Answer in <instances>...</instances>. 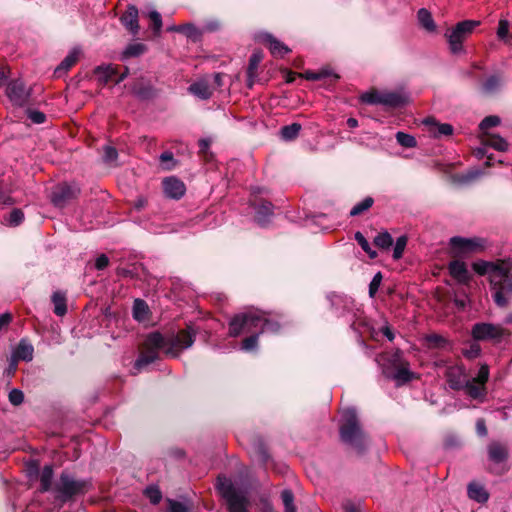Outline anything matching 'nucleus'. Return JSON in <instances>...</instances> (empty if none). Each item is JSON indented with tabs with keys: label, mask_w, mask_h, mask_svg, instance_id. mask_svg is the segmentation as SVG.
I'll return each mask as SVG.
<instances>
[{
	"label": "nucleus",
	"mask_w": 512,
	"mask_h": 512,
	"mask_svg": "<svg viewBox=\"0 0 512 512\" xmlns=\"http://www.w3.org/2000/svg\"><path fill=\"white\" fill-rule=\"evenodd\" d=\"M194 340L195 332L190 327L167 338L158 332L151 333L144 342V351L136 360L134 368L139 371L156 361L160 350H163L167 355L177 357L182 350L191 347Z\"/></svg>",
	"instance_id": "obj_1"
},
{
	"label": "nucleus",
	"mask_w": 512,
	"mask_h": 512,
	"mask_svg": "<svg viewBox=\"0 0 512 512\" xmlns=\"http://www.w3.org/2000/svg\"><path fill=\"white\" fill-rule=\"evenodd\" d=\"M280 324L269 318L266 312L251 309L235 315L229 323V335L239 336L242 332L251 333V336L242 341L241 349L251 351L257 347L259 335L262 333H276Z\"/></svg>",
	"instance_id": "obj_2"
},
{
	"label": "nucleus",
	"mask_w": 512,
	"mask_h": 512,
	"mask_svg": "<svg viewBox=\"0 0 512 512\" xmlns=\"http://www.w3.org/2000/svg\"><path fill=\"white\" fill-rule=\"evenodd\" d=\"M473 270L479 275H487L494 291L493 299L500 306H506L507 296L512 295V261L497 260L489 262L484 260L475 261L472 264Z\"/></svg>",
	"instance_id": "obj_3"
},
{
	"label": "nucleus",
	"mask_w": 512,
	"mask_h": 512,
	"mask_svg": "<svg viewBox=\"0 0 512 512\" xmlns=\"http://www.w3.org/2000/svg\"><path fill=\"white\" fill-rule=\"evenodd\" d=\"M341 421V440L351 445L357 453H363L367 445V440L359 425L356 410L354 408L344 409L342 411Z\"/></svg>",
	"instance_id": "obj_4"
},
{
	"label": "nucleus",
	"mask_w": 512,
	"mask_h": 512,
	"mask_svg": "<svg viewBox=\"0 0 512 512\" xmlns=\"http://www.w3.org/2000/svg\"><path fill=\"white\" fill-rule=\"evenodd\" d=\"M216 487L226 500L229 512H247L249 499L245 489L225 476L218 477Z\"/></svg>",
	"instance_id": "obj_5"
},
{
	"label": "nucleus",
	"mask_w": 512,
	"mask_h": 512,
	"mask_svg": "<svg viewBox=\"0 0 512 512\" xmlns=\"http://www.w3.org/2000/svg\"><path fill=\"white\" fill-rule=\"evenodd\" d=\"M479 24L480 22L475 20L461 21L452 30L445 33L452 54L463 52V41Z\"/></svg>",
	"instance_id": "obj_6"
},
{
	"label": "nucleus",
	"mask_w": 512,
	"mask_h": 512,
	"mask_svg": "<svg viewBox=\"0 0 512 512\" xmlns=\"http://www.w3.org/2000/svg\"><path fill=\"white\" fill-rule=\"evenodd\" d=\"M504 334L502 326L493 323H476L471 329V335L476 341L500 340Z\"/></svg>",
	"instance_id": "obj_7"
},
{
	"label": "nucleus",
	"mask_w": 512,
	"mask_h": 512,
	"mask_svg": "<svg viewBox=\"0 0 512 512\" xmlns=\"http://www.w3.org/2000/svg\"><path fill=\"white\" fill-rule=\"evenodd\" d=\"M87 483L77 481L66 473H62L57 490L62 494L64 499L71 498L74 495L84 493Z\"/></svg>",
	"instance_id": "obj_8"
},
{
	"label": "nucleus",
	"mask_w": 512,
	"mask_h": 512,
	"mask_svg": "<svg viewBox=\"0 0 512 512\" xmlns=\"http://www.w3.org/2000/svg\"><path fill=\"white\" fill-rule=\"evenodd\" d=\"M6 94L9 100L16 106H24L30 97V89L26 87L20 79L11 81L7 88Z\"/></svg>",
	"instance_id": "obj_9"
},
{
	"label": "nucleus",
	"mask_w": 512,
	"mask_h": 512,
	"mask_svg": "<svg viewBox=\"0 0 512 512\" xmlns=\"http://www.w3.org/2000/svg\"><path fill=\"white\" fill-rule=\"evenodd\" d=\"M79 193L80 189L76 185L63 183L53 190L51 200L55 206L63 207Z\"/></svg>",
	"instance_id": "obj_10"
},
{
	"label": "nucleus",
	"mask_w": 512,
	"mask_h": 512,
	"mask_svg": "<svg viewBox=\"0 0 512 512\" xmlns=\"http://www.w3.org/2000/svg\"><path fill=\"white\" fill-rule=\"evenodd\" d=\"M163 191L166 197L179 200L185 194V184L176 177H166L163 182Z\"/></svg>",
	"instance_id": "obj_11"
},
{
	"label": "nucleus",
	"mask_w": 512,
	"mask_h": 512,
	"mask_svg": "<svg viewBox=\"0 0 512 512\" xmlns=\"http://www.w3.org/2000/svg\"><path fill=\"white\" fill-rule=\"evenodd\" d=\"M448 270L451 277L459 284L467 285L471 280V274L467 265L460 260H453L448 264Z\"/></svg>",
	"instance_id": "obj_12"
},
{
	"label": "nucleus",
	"mask_w": 512,
	"mask_h": 512,
	"mask_svg": "<svg viewBox=\"0 0 512 512\" xmlns=\"http://www.w3.org/2000/svg\"><path fill=\"white\" fill-rule=\"evenodd\" d=\"M388 377L393 379L398 386L403 385L414 378V373L410 371L409 364L398 359L393 371L389 372Z\"/></svg>",
	"instance_id": "obj_13"
},
{
	"label": "nucleus",
	"mask_w": 512,
	"mask_h": 512,
	"mask_svg": "<svg viewBox=\"0 0 512 512\" xmlns=\"http://www.w3.org/2000/svg\"><path fill=\"white\" fill-rule=\"evenodd\" d=\"M450 244L453 249L457 250L458 253H471L476 251L478 248H482L478 239H468L463 237H452Z\"/></svg>",
	"instance_id": "obj_14"
},
{
	"label": "nucleus",
	"mask_w": 512,
	"mask_h": 512,
	"mask_svg": "<svg viewBox=\"0 0 512 512\" xmlns=\"http://www.w3.org/2000/svg\"><path fill=\"white\" fill-rule=\"evenodd\" d=\"M120 21L123 24V26L133 35H136L138 33V9L135 6H128L126 12L121 16Z\"/></svg>",
	"instance_id": "obj_15"
},
{
	"label": "nucleus",
	"mask_w": 512,
	"mask_h": 512,
	"mask_svg": "<svg viewBox=\"0 0 512 512\" xmlns=\"http://www.w3.org/2000/svg\"><path fill=\"white\" fill-rule=\"evenodd\" d=\"M446 377L449 386L454 390L463 389L467 380L463 369L460 367H450L446 372Z\"/></svg>",
	"instance_id": "obj_16"
},
{
	"label": "nucleus",
	"mask_w": 512,
	"mask_h": 512,
	"mask_svg": "<svg viewBox=\"0 0 512 512\" xmlns=\"http://www.w3.org/2000/svg\"><path fill=\"white\" fill-rule=\"evenodd\" d=\"M189 92L201 100L209 99L213 94V88L207 79L194 82L188 88Z\"/></svg>",
	"instance_id": "obj_17"
},
{
	"label": "nucleus",
	"mask_w": 512,
	"mask_h": 512,
	"mask_svg": "<svg viewBox=\"0 0 512 512\" xmlns=\"http://www.w3.org/2000/svg\"><path fill=\"white\" fill-rule=\"evenodd\" d=\"M489 460L494 463H502L508 458V449L505 445L493 441L488 445Z\"/></svg>",
	"instance_id": "obj_18"
},
{
	"label": "nucleus",
	"mask_w": 512,
	"mask_h": 512,
	"mask_svg": "<svg viewBox=\"0 0 512 512\" xmlns=\"http://www.w3.org/2000/svg\"><path fill=\"white\" fill-rule=\"evenodd\" d=\"M263 41L268 44L270 52L275 57H283L290 52V49L273 35L265 33L262 36Z\"/></svg>",
	"instance_id": "obj_19"
},
{
	"label": "nucleus",
	"mask_w": 512,
	"mask_h": 512,
	"mask_svg": "<svg viewBox=\"0 0 512 512\" xmlns=\"http://www.w3.org/2000/svg\"><path fill=\"white\" fill-rule=\"evenodd\" d=\"M254 207L256 210V222L261 226H265L273 215L272 203L269 201H263L259 205L254 204Z\"/></svg>",
	"instance_id": "obj_20"
},
{
	"label": "nucleus",
	"mask_w": 512,
	"mask_h": 512,
	"mask_svg": "<svg viewBox=\"0 0 512 512\" xmlns=\"http://www.w3.org/2000/svg\"><path fill=\"white\" fill-rule=\"evenodd\" d=\"M423 124L429 126V131L435 136H450L453 134V126L448 123L439 124L432 118H427L423 121Z\"/></svg>",
	"instance_id": "obj_21"
},
{
	"label": "nucleus",
	"mask_w": 512,
	"mask_h": 512,
	"mask_svg": "<svg viewBox=\"0 0 512 512\" xmlns=\"http://www.w3.org/2000/svg\"><path fill=\"white\" fill-rule=\"evenodd\" d=\"M466 393L473 399L483 401L486 396V386L475 382V380L467 379L464 385Z\"/></svg>",
	"instance_id": "obj_22"
},
{
	"label": "nucleus",
	"mask_w": 512,
	"mask_h": 512,
	"mask_svg": "<svg viewBox=\"0 0 512 512\" xmlns=\"http://www.w3.org/2000/svg\"><path fill=\"white\" fill-rule=\"evenodd\" d=\"M262 53L261 52H254L250 59H249V65L247 68V76H248V86L251 88L254 83V78L256 77V72L258 69V66L260 62L262 61Z\"/></svg>",
	"instance_id": "obj_23"
},
{
	"label": "nucleus",
	"mask_w": 512,
	"mask_h": 512,
	"mask_svg": "<svg viewBox=\"0 0 512 512\" xmlns=\"http://www.w3.org/2000/svg\"><path fill=\"white\" fill-rule=\"evenodd\" d=\"M405 98L393 92H382L381 105L391 108H397L403 106Z\"/></svg>",
	"instance_id": "obj_24"
},
{
	"label": "nucleus",
	"mask_w": 512,
	"mask_h": 512,
	"mask_svg": "<svg viewBox=\"0 0 512 512\" xmlns=\"http://www.w3.org/2000/svg\"><path fill=\"white\" fill-rule=\"evenodd\" d=\"M51 300L54 305V313L60 317L64 316L67 312L65 293L62 291H56L53 293Z\"/></svg>",
	"instance_id": "obj_25"
},
{
	"label": "nucleus",
	"mask_w": 512,
	"mask_h": 512,
	"mask_svg": "<svg viewBox=\"0 0 512 512\" xmlns=\"http://www.w3.org/2000/svg\"><path fill=\"white\" fill-rule=\"evenodd\" d=\"M468 496L470 499L479 503H484L488 500L489 495L484 487L477 483H470L468 485Z\"/></svg>",
	"instance_id": "obj_26"
},
{
	"label": "nucleus",
	"mask_w": 512,
	"mask_h": 512,
	"mask_svg": "<svg viewBox=\"0 0 512 512\" xmlns=\"http://www.w3.org/2000/svg\"><path fill=\"white\" fill-rule=\"evenodd\" d=\"M483 143L485 146L497 151H506L508 148L507 141L499 135L487 134L483 139Z\"/></svg>",
	"instance_id": "obj_27"
},
{
	"label": "nucleus",
	"mask_w": 512,
	"mask_h": 512,
	"mask_svg": "<svg viewBox=\"0 0 512 512\" xmlns=\"http://www.w3.org/2000/svg\"><path fill=\"white\" fill-rule=\"evenodd\" d=\"M168 31H176L183 33L188 38L193 39L194 41L198 40L201 36V33L197 27L192 24H184V25H174L167 28Z\"/></svg>",
	"instance_id": "obj_28"
},
{
	"label": "nucleus",
	"mask_w": 512,
	"mask_h": 512,
	"mask_svg": "<svg viewBox=\"0 0 512 512\" xmlns=\"http://www.w3.org/2000/svg\"><path fill=\"white\" fill-rule=\"evenodd\" d=\"M33 353V346L26 340H21L15 350V356L27 362L33 359Z\"/></svg>",
	"instance_id": "obj_29"
},
{
	"label": "nucleus",
	"mask_w": 512,
	"mask_h": 512,
	"mask_svg": "<svg viewBox=\"0 0 512 512\" xmlns=\"http://www.w3.org/2000/svg\"><path fill=\"white\" fill-rule=\"evenodd\" d=\"M149 308L147 303L142 299H135L133 303V317L141 322L148 318Z\"/></svg>",
	"instance_id": "obj_30"
},
{
	"label": "nucleus",
	"mask_w": 512,
	"mask_h": 512,
	"mask_svg": "<svg viewBox=\"0 0 512 512\" xmlns=\"http://www.w3.org/2000/svg\"><path fill=\"white\" fill-rule=\"evenodd\" d=\"M80 55V50L74 48L69 52V54L62 60L60 65L56 68L55 72H66L68 71L75 63L78 61Z\"/></svg>",
	"instance_id": "obj_31"
},
{
	"label": "nucleus",
	"mask_w": 512,
	"mask_h": 512,
	"mask_svg": "<svg viewBox=\"0 0 512 512\" xmlns=\"http://www.w3.org/2000/svg\"><path fill=\"white\" fill-rule=\"evenodd\" d=\"M417 17H418V21H419L420 25L425 30H427L428 32H434L436 30L435 22L432 18L431 13L427 9H425V8L420 9L418 11Z\"/></svg>",
	"instance_id": "obj_32"
},
{
	"label": "nucleus",
	"mask_w": 512,
	"mask_h": 512,
	"mask_svg": "<svg viewBox=\"0 0 512 512\" xmlns=\"http://www.w3.org/2000/svg\"><path fill=\"white\" fill-rule=\"evenodd\" d=\"M94 73L101 83L107 84L116 74V69L111 65L98 66L95 68Z\"/></svg>",
	"instance_id": "obj_33"
},
{
	"label": "nucleus",
	"mask_w": 512,
	"mask_h": 512,
	"mask_svg": "<svg viewBox=\"0 0 512 512\" xmlns=\"http://www.w3.org/2000/svg\"><path fill=\"white\" fill-rule=\"evenodd\" d=\"M301 128L302 127L299 123H292L290 125L283 126L280 130L281 138L285 141H292L298 137Z\"/></svg>",
	"instance_id": "obj_34"
},
{
	"label": "nucleus",
	"mask_w": 512,
	"mask_h": 512,
	"mask_svg": "<svg viewBox=\"0 0 512 512\" xmlns=\"http://www.w3.org/2000/svg\"><path fill=\"white\" fill-rule=\"evenodd\" d=\"M53 480V469L52 466L46 465L40 473V486L41 491H49Z\"/></svg>",
	"instance_id": "obj_35"
},
{
	"label": "nucleus",
	"mask_w": 512,
	"mask_h": 512,
	"mask_svg": "<svg viewBox=\"0 0 512 512\" xmlns=\"http://www.w3.org/2000/svg\"><path fill=\"white\" fill-rule=\"evenodd\" d=\"M328 299L331 302V305L336 309L343 308L346 309L352 304L351 298L346 295L331 293L328 295Z\"/></svg>",
	"instance_id": "obj_36"
},
{
	"label": "nucleus",
	"mask_w": 512,
	"mask_h": 512,
	"mask_svg": "<svg viewBox=\"0 0 512 512\" xmlns=\"http://www.w3.org/2000/svg\"><path fill=\"white\" fill-rule=\"evenodd\" d=\"M374 200L372 197H366L359 203L355 204L350 210V216H358L372 207Z\"/></svg>",
	"instance_id": "obj_37"
},
{
	"label": "nucleus",
	"mask_w": 512,
	"mask_h": 512,
	"mask_svg": "<svg viewBox=\"0 0 512 512\" xmlns=\"http://www.w3.org/2000/svg\"><path fill=\"white\" fill-rule=\"evenodd\" d=\"M374 244L380 249H389L393 244L392 236L387 231L381 232L374 238Z\"/></svg>",
	"instance_id": "obj_38"
},
{
	"label": "nucleus",
	"mask_w": 512,
	"mask_h": 512,
	"mask_svg": "<svg viewBox=\"0 0 512 512\" xmlns=\"http://www.w3.org/2000/svg\"><path fill=\"white\" fill-rule=\"evenodd\" d=\"M281 499L285 512H297L294 505V495L291 490L285 489L281 492Z\"/></svg>",
	"instance_id": "obj_39"
},
{
	"label": "nucleus",
	"mask_w": 512,
	"mask_h": 512,
	"mask_svg": "<svg viewBox=\"0 0 512 512\" xmlns=\"http://www.w3.org/2000/svg\"><path fill=\"white\" fill-rule=\"evenodd\" d=\"M354 238L371 259H375L377 257V252L371 248L369 242L361 232H356Z\"/></svg>",
	"instance_id": "obj_40"
},
{
	"label": "nucleus",
	"mask_w": 512,
	"mask_h": 512,
	"mask_svg": "<svg viewBox=\"0 0 512 512\" xmlns=\"http://www.w3.org/2000/svg\"><path fill=\"white\" fill-rule=\"evenodd\" d=\"M395 137L397 142L405 148H414L417 145L415 137L410 134L399 131Z\"/></svg>",
	"instance_id": "obj_41"
},
{
	"label": "nucleus",
	"mask_w": 512,
	"mask_h": 512,
	"mask_svg": "<svg viewBox=\"0 0 512 512\" xmlns=\"http://www.w3.org/2000/svg\"><path fill=\"white\" fill-rule=\"evenodd\" d=\"M500 85L501 79L496 75H492L483 83L482 89L486 93H493L500 87Z\"/></svg>",
	"instance_id": "obj_42"
},
{
	"label": "nucleus",
	"mask_w": 512,
	"mask_h": 512,
	"mask_svg": "<svg viewBox=\"0 0 512 512\" xmlns=\"http://www.w3.org/2000/svg\"><path fill=\"white\" fill-rule=\"evenodd\" d=\"M408 238L405 235H402L397 238L396 243L393 248V258L395 260H399L403 256V252L407 245Z\"/></svg>",
	"instance_id": "obj_43"
},
{
	"label": "nucleus",
	"mask_w": 512,
	"mask_h": 512,
	"mask_svg": "<svg viewBox=\"0 0 512 512\" xmlns=\"http://www.w3.org/2000/svg\"><path fill=\"white\" fill-rule=\"evenodd\" d=\"M167 512H189L190 507L187 503L172 499L167 500Z\"/></svg>",
	"instance_id": "obj_44"
},
{
	"label": "nucleus",
	"mask_w": 512,
	"mask_h": 512,
	"mask_svg": "<svg viewBox=\"0 0 512 512\" xmlns=\"http://www.w3.org/2000/svg\"><path fill=\"white\" fill-rule=\"evenodd\" d=\"M499 123L500 118L498 116H487L481 121L479 128L482 131V133L485 134L486 136L488 134L487 130L499 125Z\"/></svg>",
	"instance_id": "obj_45"
},
{
	"label": "nucleus",
	"mask_w": 512,
	"mask_h": 512,
	"mask_svg": "<svg viewBox=\"0 0 512 512\" xmlns=\"http://www.w3.org/2000/svg\"><path fill=\"white\" fill-rule=\"evenodd\" d=\"M497 37L504 41L509 42V21L506 19H501L497 28Z\"/></svg>",
	"instance_id": "obj_46"
},
{
	"label": "nucleus",
	"mask_w": 512,
	"mask_h": 512,
	"mask_svg": "<svg viewBox=\"0 0 512 512\" xmlns=\"http://www.w3.org/2000/svg\"><path fill=\"white\" fill-rule=\"evenodd\" d=\"M453 302L458 310L463 311L470 303L469 297L465 292H455Z\"/></svg>",
	"instance_id": "obj_47"
},
{
	"label": "nucleus",
	"mask_w": 512,
	"mask_h": 512,
	"mask_svg": "<svg viewBox=\"0 0 512 512\" xmlns=\"http://www.w3.org/2000/svg\"><path fill=\"white\" fill-rule=\"evenodd\" d=\"M146 46L141 43L131 44L124 51L125 57H136L144 53Z\"/></svg>",
	"instance_id": "obj_48"
},
{
	"label": "nucleus",
	"mask_w": 512,
	"mask_h": 512,
	"mask_svg": "<svg viewBox=\"0 0 512 512\" xmlns=\"http://www.w3.org/2000/svg\"><path fill=\"white\" fill-rule=\"evenodd\" d=\"M382 92L372 91L366 92L361 96V100L367 104H380L381 105Z\"/></svg>",
	"instance_id": "obj_49"
},
{
	"label": "nucleus",
	"mask_w": 512,
	"mask_h": 512,
	"mask_svg": "<svg viewBox=\"0 0 512 512\" xmlns=\"http://www.w3.org/2000/svg\"><path fill=\"white\" fill-rule=\"evenodd\" d=\"M149 18L153 23V30L155 35H158L162 28V17L156 10H152L148 14Z\"/></svg>",
	"instance_id": "obj_50"
},
{
	"label": "nucleus",
	"mask_w": 512,
	"mask_h": 512,
	"mask_svg": "<svg viewBox=\"0 0 512 512\" xmlns=\"http://www.w3.org/2000/svg\"><path fill=\"white\" fill-rule=\"evenodd\" d=\"M24 220V213L20 209H13L8 217V223L11 226H18Z\"/></svg>",
	"instance_id": "obj_51"
},
{
	"label": "nucleus",
	"mask_w": 512,
	"mask_h": 512,
	"mask_svg": "<svg viewBox=\"0 0 512 512\" xmlns=\"http://www.w3.org/2000/svg\"><path fill=\"white\" fill-rule=\"evenodd\" d=\"M481 353V347L478 343H471L468 348L463 350V355L467 359H475Z\"/></svg>",
	"instance_id": "obj_52"
},
{
	"label": "nucleus",
	"mask_w": 512,
	"mask_h": 512,
	"mask_svg": "<svg viewBox=\"0 0 512 512\" xmlns=\"http://www.w3.org/2000/svg\"><path fill=\"white\" fill-rule=\"evenodd\" d=\"M117 158H118V152L114 147H112V146L104 147L103 159L106 163L112 164V163L116 162Z\"/></svg>",
	"instance_id": "obj_53"
},
{
	"label": "nucleus",
	"mask_w": 512,
	"mask_h": 512,
	"mask_svg": "<svg viewBox=\"0 0 512 512\" xmlns=\"http://www.w3.org/2000/svg\"><path fill=\"white\" fill-rule=\"evenodd\" d=\"M489 379V368L486 364L481 365L478 374L476 377L471 380H475V382L485 385Z\"/></svg>",
	"instance_id": "obj_54"
},
{
	"label": "nucleus",
	"mask_w": 512,
	"mask_h": 512,
	"mask_svg": "<svg viewBox=\"0 0 512 512\" xmlns=\"http://www.w3.org/2000/svg\"><path fill=\"white\" fill-rule=\"evenodd\" d=\"M9 401L12 405L14 406H18L20 404L23 403L24 401V394L21 390L19 389H12L10 392H9Z\"/></svg>",
	"instance_id": "obj_55"
},
{
	"label": "nucleus",
	"mask_w": 512,
	"mask_h": 512,
	"mask_svg": "<svg viewBox=\"0 0 512 512\" xmlns=\"http://www.w3.org/2000/svg\"><path fill=\"white\" fill-rule=\"evenodd\" d=\"M145 492L152 504H158L162 499L161 491L156 487H148Z\"/></svg>",
	"instance_id": "obj_56"
},
{
	"label": "nucleus",
	"mask_w": 512,
	"mask_h": 512,
	"mask_svg": "<svg viewBox=\"0 0 512 512\" xmlns=\"http://www.w3.org/2000/svg\"><path fill=\"white\" fill-rule=\"evenodd\" d=\"M381 281H382V274L381 272H377L372 281L370 282L369 284V295L370 297H374L375 294L377 293L379 287H380V284H381Z\"/></svg>",
	"instance_id": "obj_57"
},
{
	"label": "nucleus",
	"mask_w": 512,
	"mask_h": 512,
	"mask_svg": "<svg viewBox=\"0 0 512 512\" xmlns=\"http://www.w3.org/2000/svg\"><path fill=\"white\" fill-rule=\"evenodd\" d=\"M330 75V73L327 70H322L320 72H314V71H306L303 74V77L307 80L317 81L321 80L323 78H326Z\"/></svg>",
	"instance_id": "obj_58"
},
{
	"label": "nucleus",
	"mask_w": 512,
	"mask_h": 512,
	"mask_svg": "<svg viewBox=\"0 0 512 512\" xmlns=\"http://www.w3.org/2000/svg\"><path fill=\"white\" fill-rule=\"evenodd\" d=\"M28 118L35 124H41L45 121L46 116L43 112L38 110H29Z\"/></svg>",
	"instance_id": "obj_59"
},
{
	"label": "nucleus",
	"mask_w": 512,
	"mask_h": 512,
	"mask_svg": "<svg viewBox=\"0 0 512 512\" xmlns=\"http://www.w3.org/2000/svg\"><path fill=\"white\" fill-rule=\"evenodd\" d=\"M482 175V172L480 170H471L466 175H464L461 179L462 183H470L476 179H478Z\"/></svg>",
	"instance_id": "obj_60"
},
{
	"label": "nucleus",
	"mask_w": 512,
	"mask_h": 512,
	"mask_svg": "<svg viewBox=\"0 0 512 512\" xmlns=\"http://www.w3.org/2000/svg\"><path fill=\"white\" fill-rule=\"evenodd\" d=\"M108 264H109V259H108V257L105 254H101L100 256H98L96 258L95 267L98 270L105 269L108 266Z\"/></svg>",
	"instance_id": "obj_61"
},
{
	"label": "nucleus",
	"mask_w": 512,
	"mask_h": 512,
	"mask_svg": "<svg viewBox=\"0 0 512 512\" xmlns=\"http://www.w3.org/2000/svg\"><path fill=\"white\" fill-rule=\"evenodd\" d=\"M134 93H135L138 97H140V98H142V99H147V98L151 97V95H152V90H151V88H150V87L145 88V89H140V88H136V87H135V88H134Z\"/></svg>",
	"instance_id": "obj_62"
},
{
	"label": "nucleus",
	"mask_w": 512,
	"mask_h": 512,
	"mask_svg": "<svg viewBox=\"0 0 512 512\" xmlns=\"http://www.w3.org/2000/svg\"><path fill=\"white\" fill-rule=\"evenodd\" d=\"M476 431L480 436L487 435V428L484 419L480 418L476 422Z\"/></svg>",
	"instance_id": "obj_63"
},
{
	"label": "nucleus",
	"mask_w": 512,
	"mask_h": 512,
	"mask_svg": "<svg viewBox=\"0 0 512 512\" xmlns=\"http://www.w3.org/2000/svg\"><path fill=\"white\" fill-rule=\"evenodd\" d=\"M147 203H148V200H147V198H146V197H144V196H139V197H137V199L135 200L133 207H134L137 211H140V210H142L143 208H145V207H146Z\"/></svg>",
	"instance_id": "obj_64"
}]
</instances>
